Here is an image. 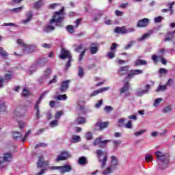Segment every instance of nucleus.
Listing matches in <instances>:
<instances>
[{
	"label": "nucleus",
	"mask_w": 175,
	"mask_h": 175,
	"mask_svg": "<svg viewBox=\"0 0 175 175\" xmlns=\"http://www.w3.org/2000/svg\"><path fill=\"white\" fill-rule=\"evenodd\" d=\"M33 72H36V67H35L34 66L30 67L29 69V73H30V75H32Z\"/></svg>",
	"instance_id": "60"
},
{
	"label": "nucleus",
	"mask_w": 175,
	"mask_h": 175,
	"mask_svg": "<svg viewBox=\"0 0 175 175\" xmlns=\"http://www.w3.org/2000/svg\"><path fill=\"white\" fill-rule=\"evenodd\" d=\"M172 110H173V107L172 105H168L165 107L163 109V113H171Z\"/></svg>",
	"instance_id": "35"
},
{
	"label": "nucleus",
	"mask_w": 175,
	"mask_h": 175,
	"mask_svg": "<svg viewBox=\"0 0 175 175\" xmlns=\"http://www.w3.org/2000/svg\"><path fill=\"white\" fill-rule=\"evenodd\" d=\"M42 5H44V3H43V0H38V1L33 3L34 9H40V7Z\"/></svg>",
	"instance_id": "29"
},
{
	"label": "nucleus",
	"mask_w": 175,
	"mask_h": 175,
	"mask_svg": "<svg viewBox=\"0 0 175 175\" xmlns=\"http://www.w3.org/2000/svg\"><path fill=\"white\" fill-rule=\"evenodd\" d=\"M17 43L20 46H22V47H24L23 53L25 54H29V53H33V51H35V48H33V46H32L31 45L27 46V44H25L24 43V42H23V40H18Z\"/></svg>",
	"instance_id": "5"
},
{
	"label": "nucleus",
	"mask_w": 175,
	"mask_h": 175,
	"mask_svg": "<svg viewBox=\"0 0 175 175\" xmlns=\"http://www.w3.org/2000/svg\"><path fill=\"white\" fill-rule=\"evenodd\" d=\"M110 90V87L102 88L101 89H98V90L93 91L90 96H96L98 94H101V92H105L106 91H109Z\"/></svg>",
	"instance_id": "16"
},
{
	"label": "nucleus",
	"mask_w": 175,
	"mask_h": 175,
	"mask_svg": "<svg viewBox=\"0 0 175 175\" xmlns=\"http://www.w3.org/2000/svg\"><path fill=\"white\" fill-rule=\"evenodd\" d=\"M166 90H167V87L165 85H159V86L157 89L156 92H163V91H166Z\"/></svg>",
	"instance_id": "38"
},
{
	"label": "nucleus",
	"mask_w": 175,
	"mask_h": 175,
	"mask_svg": "<svg viewBox=\"0 0 175 175\" xmlns=\"http://www.w3.org/2000/svg\"><path fill=\"white\" fill-rule=\"evenodd\" d=\"M114 32H116V33L125 35V26H123L122 27H116Z\"/></svg>",
	"instance_id": "27"
},
{
	"label": "nucleus",
	"mask_w": 175,
	"mask_h": 175,
	"mask_svg": "<svg viewBox=\"0 0 175 175\" xmlns=\"http://www.w3.org/2000/svg\"><path fill=\"white\" fill-rule=\"evenodd\" d=\"M49 90H45L43 92V93L41 94V96H40L38 100H40V102H42V99H43V98H44L45 95H47V94H49Z\"/></svg>",
	"instance_id": "55"
},
{
	"label": "nucleus",
	"mask_w": 175,
	"mask_h": 175,
	"mask_svg": "<svg viewBox=\"0 0 175 175\" xmlns=\"http://www.w3.org/2000/svg\"><path fill=\"white\" fill-rule=\"evenodd\" d=\"M150 90H151V85L147 84L145 86V90H137L135 92V95L139 97L143 96V95H146V94H149Z\"/></svg>",
	"instance_id": "7"
},
{
	"label": "nucleus",
	"mask_w": 175,
	"mask_h": 175,
	"mask_svg": "<svg viewBox=\"0 0 175 175\" xmlns=\"http://www.w3.org/2000/svg\"><path fill=\"white\" fill-rule=\"evenodd\" d=\"M72 139L76 143H79V142H81V138L80 137V136L79 135H73L72 136Z\"/></svg>",
	"instance_id": "43"
},
{
	"label": "nucleus",
	"mask_w": 175,
	"mask_h": 175,
	"mask_svg": "<svg viewBox=\"0 0 175 175\" xmlns=\"http://www.w3.org/2000/svg\"><path fill=\"white\" fill-rule=\"evenodd\" d=\"M162 100H163V98H156L154 100V103L153 104V106L154 107H158L159 106V104L161 103V102H162Z\"/></svg>",
	"instance_id": "40"
},
{
	"label": "nucleus",
	"mask_w": 175,
	"mask_h": 175,
	"mask_svg": "<svg viewBox=\"0 0 175 175\" xmlns=\"http://www.w3.org/2000/svg\"><path fill=\"white\" fill-rule=\"evenodd\" d=\"M78 163L81 166H84V165H87L88 162L87 161V158L85 157H81L79 159Z\"/></svg>",
	"instance_id": "32"
},
{
	"label": "nucleus",
	"mask_w": 175,
	"mask_h": 175,
	"mask_svg": "<svg viewBox=\"0 0 175 175\" xmlns=\"http://www.w3.org/2000/svg\"><path fill=\"white\" fill-rule=\"evenodd\" d=\"M6 105H5V103H1L0 104V111L2 113H4L5 111H6Z\"/></svg>",
	"instance_id": "48"
},
{
	"label": "nucleus",
	"mask_w": 175,
	"mask_h": 175,
	"mask_svg": "<svg viewBox=\"0 0 175 175\" xmlns=\"http://www.w3.org/2000/svg\"><path fill=\"white\" fill-rule=\"evenodd\" d=\"M128 91H129V82H126L124 85L120 88V94H124Z\"/></svg>",
	"instance_id": "28"
},
{
	"label": "nucleus",
	"mask_w": 175,
	"mask_h": 175,
	"mask_svg": "<svg viewBox=\"0 0 175 175\" xmlns=\"http://www.w3.org/2000/svg\"><path fill=\"white\" fill-rule=\"evenodd\" d=\"M59 57L61 58V59L68 58V61L65 68V70H68V69H69L72 65V55H70V52L65 49H62L61 55H59Z\"/></svg>",
	"instance_id": "3"
},
{
	"label": "nucleus",
	"mask_w": 175,
	"mask_h": 175,
	"mask_svg": "<svg viewBox=\"0 0 175 175\" xmlns=\"http://www.w3.org/2000/svg\"><path fill=\"white\" fill-rule=\"evenodd\" d=\"M96 128H98V131H103V129H105L109 126V121L107 122H103L102 120H98L96 123Z\"/></svg>",
	"instance_id": "11"
},
{
	"label": "nucleus",
	"mask_w": 175,
	"mask_h": 175,
	"mask_svg": "<svg viewBox=\"0 0 175 175\" xmlns=\"http://www.w3.org/2000/svg\"><path fill=\"white\" fill-rule=\"evenodd\" d=\"M141 57H139L134 62V66H146L148 62L146 60H143L140 59Z\"/></svg>",
	"instance_id": "22"
},
{
	"label": "nucleus",
	"mask_w": 175,
	"mask_h": 175,
	"mask_svg": "<svg viewBox=\"0 0 175 175\" xmlns=\"http://www.w3.org/2000/svg\"><path fill=\"white\" fill-rule=\"evenodd\" d=\"M154 33V30H149L145 34H144L142 37L137 39L138 42H143V40H146V39H148Z\"/></svg>",
	"instance_id": "17"
},
{
	"label": "nucleus",
	"mask_w": 175,
	"mask_h": 175,
	"mask_svg": "<svg viewBox=\"0 0 175 175\" xmlns=\"http://www.w3.org/2000/svg\"><path fill=\"white\" fill-rule=\"evenodd\" d=\"M103 103V100H98V103H96L95 105L96 109H99V107L102 106Z\"/></svg>",
	"instance_id": "57"
},
{
	"label": "nucleus",
	"mask_w": 175,
	"mask_h": 175,
	"mask_svg": "<svg viewBox=\"0 0 175 175\" xmlns=\"http://www.w3.org/2000/svg\"><path fill=\"white\" fill-rule=\"evenodd\" d=\"M85 109V103L84 100H79L77 102V111H81L83 114H84V110Z\"/></svg>",
	"instance_id": "14"
},
{
	"label": "nucleus",
	"mask_w": 175,
	"mask_h": 175,
	"mask_svg": "<svg viewBox=\"0 0 175 175\" xmlns=\"http://www.w3.org/2000/svg\"><path fill=\"white\" fill-rule=\"evenodd\" d=\"M85 139H87V140H92V133L91 132H88L85 135Z\"/></svg>",
	"instance_id": "51"
},
{
	"label": "nucleus",
	"mask_w": 175,
	"mask_h": 175,
	"mask_svg": "<svg viewBox=\"0 0 175 175\" xmlns=\"http://www.w3.org/2000/svg\"><path fill=\"white\" fill-rule=\"evenodd\" d=\"M118 163H120V162L118 161V157L116 156H111L109 167H111V169H113V170H116V169H117V167L118 166Z\"/></svg>",
	"instance_id": "10"
},
{
	"label": "nucleus",
	"mask_w": 175,
	"mask_h": 175,
	"mask_svg": "<svg viewBox=\"0 0 175 175\" xmlns=\"http://www.w3.org/2000/svg\"><path fill=\"white\" fill-rule=\"evenodd\" d=\"M69 83H70V80L64 81L60 87L61 92H65L68 88H69Z\"/></svg>",
	"instance_id": "23"
},
{
	"label": "nucleus",
	"mask_w": 175,
	"mask_h": 175,
	"mask_svg": "<svg viewBox=\"0 0 175 175\" xmlns=\"http://www.w3.org/2000/svg\"><path fill=\"white\" fill-rule=\"evenodd\" d=\"M64 12L65 7H62L60 10L55 12L52 18L49 21V25H46L44 27V32L49 33L51 31H54L55 29L54 24H55L56 27H62V22L65 20Z\"/></svg>",
	"instance_id": "1"
},
{
	"label": "nucleus",
	"mask_w": 175,
	"mask_h": 175,
	"mask_svg": "<svg viewBox=\"0 0 175 175\" xmlns=\"http://www.w3.org/2000/svg\"><path fill=\"white\" fill-rule=\"evenodd\" d=\"M157 158L159 159V167L161 170H165L169 167V155L165 154L161 151H157L155 152Z\"/></svg>",
	"instance_id": "2"
},
{
	"label": "nucleus",
	"mask_w": 175,
	"mask_h": 175,
	"mask_svg": "<svg viewBox=\"0 0 175 175\" xmlns=\"http://www.w3.org/2000/svg\"><path fill=\"white\" fill-rule=\"evenodd\" d=\"M113 110V107L111 106H109V105H106L104 107V111H105V113H107V114H110V113H111Z\"/></svg>",
	"instance_id": "37"
},
{
	"label": "nucleus",
	"mask_w": 175,
	"mask_h": 175,
	"mask_svg": "<svg viewBox=\"0 0 175 175\" xmlns=\"http://www.w3.org/2000/svg\"><path fill=\"white\" fill-rule=\"evenodd\" d=\"M128 72H129V66L120 67L118 70V74L120 76H124V75H126Z\"/></svg>",
	"instance_id": "18"
},
{
	"label": "nucleus",
	"mask_w": 175,
	"mask_h": 175,
	"mask_svg": "<svg viewBox=\"0 0 175 175\" xmlns=\"http://www.w3.org/2000/svg\"><path fill=\"white\" fill-rule=\"evenodd\" d=\"M113 169L110 167V166H109L108 167H107V169L105 170H104L103 172H102V174H103V175H110L111 174V173L113 172Z\"/></svg>",
	"instance_id": "39"
},
{
	"label": "nucleus",
	"mask_w": 175,
	"mask_h": 175,
	"mask_svg": "<svg viewBox=\"0 0 175 175\" xmlns=\"http://www.w3.org/2000/svg\"><path fill=\"white\" fill-rule=\"evenodd\" d=\"M148 24H150V19L144 18L138 21L137 27V28H146L148 27Z\"/></svg>",
	"instance_id": "8"
},
{
	"label": "nucleus",
	"mask_w": 175,
	"mask_h": 175,
	"mask_svg": "<svg viewBox=\"0 0 175 175\" xmlns=\"http://www.w3.org/2000/svg\"><path fill=\"white\" fill-rule=\"evenodd\" d=\"M47 62H49V59L44 57V58L40 59L37 64L38 65H41L42 66H44V65H46V64H47Z\"/></svg>",
	"instance_id": "34"
},
{
	"label": "nucleus",
	"mask_w": 175,
	"mask_h": 175,
	"mask_svg": "<svg viewBox=\"0 0 175 175\" xmlns=\"http://www.w3.org/2000/svg\"><path fill=\"white\" fill-rule=\"evenodd\" d=\"M57 75H54L53 79L49 82V84H55L57 83Z\"/></svg>",
	"instance_id": "61"
},
{
	"label": "nucleus",
	"mask_w": 175,
	"mask_h": 175,
	"mask_svg": "<svg viewBox=\"0 0 175 175\" xmlns=\"http://www.w3.org/2000/svg\"><path fill=\"white\" fill-rule=\"evenodd\" d=\"M0 55L1 57H2V58H8L9 53H8L6 51H5V49H3V47L0 46Z\"/></svg>",
	"instance_id": "30"
},
{
	"label": "nucleus",
	"mask_w": 175,
	"mask_h": 175,
	"mask_svg": "<svg viewBox=\"0 0 175 175\" xmlns=\"http://www.w3.org/2000/svg\"><path fill=\"white\" fill-rule=\"evenodd\" d=\"M158 58L159 59H161V62L163 65H166V64H167V62L166 61V59H164L161 56H157V55H152V59L154 62H158Z\"/></svg>",
	"instance_id": "24"
},
{
	"label": "nucleus",
	"mask_w": 175,
	"mask_h": 175,
	"mask_svg": "<svg viewBox=\"0 0 175 175\" xmlns=\"http://www.w3.org/2000/svg\"><path fill=\"white\" fill-rule=\"evenodd\" d=\"M27 18L21 21L22 24H28L32 20L33 14L32 12H29L27 14Z\"/></svg>",
	"instance_id": "26"
},
{
	"label": "nucleus",
	"mask_w": 175,
	"mask_h": 175,
	"mask_svg": "<svg viewBox=\"0 0 175 175\" xmlns=\"http://www.w3.org/2000/svg\"><path fill=\"white\" fill-rule=\"evenodd\" d=\"M78 76L79 77H83V76H84V70L81 67H79Z\"/></svg>",
	"instance_id": "52"
},
{
	"label": "nucleus",
	"mask_w": 175,
	"mask_h": 175,
	"mask_svg": "<svg viewBox=\"0 0 175 175\" xmlns=\"http://www.w3.org/2000/svg\"><path fill=\"white\" fill-rule=\"evenodd\" d=\"M23 9H24V5H22L17 8L11 9L10 10V12H13L14 13H20V12H23Z\"/></svg>",
	"instance_id": "36"
},
{
	"label": "nucleus",
	"mask_w": 175,
	"mask_h": 175,
	"mask_svg": "<svg viewBox=\"0 0 175 175\" xmlns=\"http://www.w3.org/2000/svg\"><path fill=\"white\" fill-rule=\"evenodd\" d=\"M146 162H152L154 159H152V156L151 154H146L145 157Z\"/></svg>",
	"instance_id": "45"
},
{
	"label": "nucleus",
	"mask_w": 175,
	"mask_h": 175,
	"mask_svg": "<svg viewBox=\"0 0 175 175\" xmlns=\"http://www.w3.org/2000/svg\"><path fill=\"white\" fill-rule=\"evenodd\" d=\"M12 158H13V154L11 153H5L3 156V161H5V162H10Z\"/></svg>",
	"instance_id": "31"
},
{
	"label": "nucleus",
	"mask_w": 175,
	"mask_h": 175,
	"mask_svg": "<svg viewBox=\"0 0 175 175\" xmlns=\"http://www.w3.org/2000/svg\"><path fill=\"white\" fill-rule=\"evenodd\" d=\"M142 73H143V70H131L128 73L126 79H132L134 76H136L137 75H142Z\"/></svg>",
	"instance_id": "13"
},
{
	"label": "nucleus",
	"mask_w": 175,
	"mask_h": 175,
	"mask_svg": "<svg viewBox=\"0 0 175 175\" xmlns=\"http://www.w3.org/2000/svg\"><path fill=\"white\" fill-rule=\"evenodd\" d=\"M125 128L127 129H132V121H129L126 124H125Z\"/></svg>",
	"instance_id": "62"
},
{
	"label": "nucleus",
	"mask_w": 175,
	"mask_h": 175,
	"mask_svg": "<svg viewBox=\"0 0 175 175\" xmlns=\"http://www.w3.org/2000/svg\"><path fill=\"white\" fill-rule=\"evenodd\" d=\"M100 143H102L103 144H107V143H110V140L105 139L102 141V137H99L94 139L93 142V146H98V144H100Z\"/></svg>",
	"instance_id": "20"
},
{
	"label": "nucleus",
	"mask_w": 175,
	"mask_h": 175,
	"mask_svg": "<svg viewBox=\"0 0 175 175\" xmlns=\"http://www.w3.org/2000/svg\"><path fill=\"white\" fill-rule=\"evenodd\" d=\"M81 50H83V44H81L80 45L77 46L75 49L76 53H80Z\"/></svg>",
	"instance_id": "63"
},
{
	"label": "nucleus",
	"mask_w": 175,
	"mask_h": 175,
	"mask_svg": "<svg viewBox=\"0 0 175 175\" xmlns=\"http://www.w3.org/2000/svg\"><path fill=\"white\" fill-rule=\"evenodd\" d=\"M59 4L58 3H53L49 5V9H55L57 6H58Z\"/></svg>",
	"instance_id": "64"
},
{
	"label": "nucleus",
	"mask_w": 175,
	"mask_h": 175,
	"mask_svg": "<svg viewBox=\"0 0 175 175\" xmlns=\"http://www.w3.org/2000/svg\"><path fill=\"white\" fill-rule=\"evenodd\" d=\"M57 99H58V100H66V99H68V96H66V94L59 95L57 96Z\"/></svg>",
	"instance_id": "46"
},
{
	"label": "nucleus",
	"mask_w": 175,
	"mask_h": 175,
	"mask_svg": "<svg viewBox=\"0 0 175 175\" xmlns=\"http://www.w3.org/2000/svg\"><path fill=\"white\" fill-rule=\"evenodd\" d=\"M62 114H63V112L62 111H59L56 112V114L55 116V120H59V118L61 117V116H62Z\"/></svg>",
	"instance_id": "56"
},
{
	"label": "nucleus",
	"mask_w": 175,
	"mask_h": 175,
	"mask_svg": "<svg viewBox=\"0 0 175 175\" xmlns=\"http://www.w3.org/2000/svg\"><path fill=\"white\" fill-rule=\"evenodd\" d=\"M16 117H23L25 114V108L24 107L18 106L16 108L14 112Z\"/></svg>",
	"instance_id": "9"
},
{
	"label": "nucleus",
	"mask_w": 175,
	"mask_h": 175,
	"mask_svg": "<svg viewBox=\"0 0 175 175\" xmlns=\"http://www.w3.org/2000/svg\"><path fill=\"white\" fill-rule=\"evenodd\" d=\"M85 51H87V49H85L83 51H82L81 52V54H80L79 58V62L83 61V58H84V55H85Z\"/></svg>",
	"instance_id": "50"
},
{
	"label": "nucleus",
	"mask_w": 175,
	"mask_h": 175,
	"mask_svg": "<svg viewBox=\"0 0 175 175\" xmlns=\"http://www.w3.org/2000/svg\"><path fill=\"white\" fill-rule=\"evenodd\" d=\"M49 161H44V159L42 157H40L37 163V167L42 168V167H46V166H48Z\"/></svg>",
	"instance_id": "12"
},
{
	"label": "nucleus",
	"mask_w": 175,
	"mask_h": 175,
	"mask_svg": "<svg viewBox=\"0 0 175 175\" xmlns=\"http://www.w3.org/2000/svg\"><path fill=\"white\" fill-rule=\"evenodd\" d=\"M90 53L91 54H96L99 51V44H96L95 42H92L90 44Z\"/></svg>",
	"instance_id": "15"
},
{
	"label": "nucleus",
	"mask_w": 175,
	"mask_h": 175,
	"mask_svg": "<svg viewBox=\"0 0 175 175\" xmlns=\"http://www.w3.org/2000/svg\"><path fill=\"white\" fill-rule=\"evenodd\" d=\"M50 75H51V69L46 68V70H45L43 75V77L39 79L40 83H43L45 79H49L50 77Z\"/></svg>",
	"instance_id": "19"
},
{
	"label": "nucleus",
	"mask_w": 175,
	"mask_h": 175,
	"mask_svg": "<svg viewBox=\"0 0 175 175\" xmlns=\"http://www.w3.org/2000/svg\"><path fill=\"white\" fill-rule=\"evenodd\" d=\"M12 136H13V139L14 140H18V139H21V133L18 132V131H14L12 133Z\"/></svg>",
	"instance_id": "33"
},
{
	"label": "nucleus",
	"mask_w": 175,
	"mask_h": 175,
	"mask_svg": "<svg viewBox=\"0 0 175 175\" xmlns=\"http://www.w3.org/2000/svg\"><path fill=\"white\" fill-rule=\"evenodd\" d=\"M162 20H163V17L157 16V17L154 18V23H161V21H162Z\"/></svg>",
	"instance_id": "58"
},
{
	"label": "nucleus",
	"mask_w": 175,
	"mask_h": 175,
	"mask_svg": "<svg viewBox=\"0 0 175 175\" xmlns=\"http://www.w3.org/2000/svg\"><path fill=\"white\" fill-rule=\"evenodd\" d=\"M146 132H147V130L143 129L135 133L134 135L136 136V137H139V136H142V135H143V133H146Z\"/></svg>",
	"instance_id": "44"
},
{
	"label": "nucleus",
	"mask_w": 175,
	"mask_h": 175,
	"mask_svg": "<svg viewBox=\"0 0 175 175\" xmlns=\"http://www.w3.org/2000/svg\"><path fill=\"white\" fill-rule=\"evenodd\" d=\"M40 100H38L34 107V111H36V120L40 118V109H39V105H40Z\"/></svg>",
	"instance_id": "21"
},
{
	"label": "nucleus",
	"mask_w": 175,
	"mask_h": 175,
	"mask_svg": "<svg viewBox=\"0 0 175 175\" xmlns=\"http://www.w3.org/2000/svg\"><path fill=\"white\" fill-rule=\"evenodd\" d=\"M69 158H72V154H70L69 151H62L60 155L57 157L56 162H59V161H66V159H69Z\"/></svg>",
	"instance_id": "6"
},
{
	"label": "nucleus",
	"mask_w": 175,
	"mask_h": 175,
	"mask_svg": "<svg viewBox=\"0 0 175 175\" xmlns=\"http://www.w3.org/2000/svg\"><path fill=\"white\" fill-rule=\"evenodd\" d=\"M11 79H12V72H10V73H8V74H6V75H5V77L3 78V82H4L5 81H9V80H10Z\"/></svg>",
	"instance_id": "47"
},
{
	"label": "nucleus",
	"mask_w": 175,
	"mask_h": 175,
	"mask_svg": "<svg viewBox=\"0 0 175 175\" xmlns=\"http://www.w3.org/2000/svg\"><path fill=\"white\" fill-rule=\"evenodd\" d=\"M66 29L68 32H69L70 33H73V32H75V29L73 28V25H68Z\"/></svg>",
	"instance_id": "53"
},
{
	"label": "nucleus",
	"mask_w": 175,
	"mask_h": 175,
	"mask_svg": "<svg viewBox=\"0 0 175 175\" xmlns=\"http://www.w3.org/2000/svg\"><path fill=\"white\" fill-rule=\"evenodd\" d=\"M77 124L81 125L83 124H85V118L83 117H79L76 120Z\"/></svg>",
	"instance_id": "41"
},
{
	"label": "nucleus",
	"mask_w": 175,
	"mask_h": 175,
	"mask_svg": "<svg viewBox=\"0 0 175 175\" xmlns=\"http://www.w3.org/2000/svg\"><path fill=\"white\" fill-rule=\"evenodd\" d=\"M39 147H47V144H44V143H40L38 144L34 148H39Z\"/></svg>",
	"instance_id": "59"
},
{
	"label": "nucleus",
	"mask_w": 175,
	"mask_h": 175,
	"mask_svg": "<svg viewBox=\"0 0 175 175\" xmlns=\"http://www.w3.org/2000/svg\"><path fill=\"white\" fill-rule=\"evenodd\" d=\"M49 125L51 128H55V126H58V120H55L50 122Z\"/></svg>",
	"instance_id": "42"
},
{
	"label": "nucleus",
	"mask_w": 175,
	"mask_h": 175,
	"mask_svg": "<svg viewBox=\"0 0 175 175\" xmlns=\"http://www.w3.org/2000/svg\"><path fill=\"white\" fill-rule=\"evenodd\" d=\"M135 31H136V29H135L133 27L128 28V29H126V27H125V34L135 32Z\"/></svg>",
	"instance_id": "49"
},
{
	"label": "nucleus",
	"mask_w": 175,
	"mask_h": 175,
	"mask_svg": "<svg viewBox=\"0 0 175 175\" xmlns=\"http://www.w3.org/2000/svg\"><path fill=\"white\" fill-rule=\"evenodd\" d=\"M72 172V167L69 165H66L64 166H60V173H66Z\"/></svg>",
	"instance_id": "25"
},
{
	"label": "nucleus",
	"mask_w": 175,
	"mask_h": 175,
	"mask_svg": "<svg viewBox=\"0 0 175 175\" xmlns=\"http://www.w3.org/2000/svg\"><path fill=\"white\" fill-rule=\"evenodd\" d=\"M168 36H170V37L165 38V42L173 40V38H174V34L169 33V32H168Z\"/></svg>",
	"instance_id": "54"
},
{
	"label": "nucleus",
	"mask_w": 175,
	"mask_h": 175,
	"mask_svg": "<svg viewBox=\"0 0 175 175\" xmlns=\"http://www.w3.org/2000/svg\"><path fill=\"white\" fill-rule=\"evenodd\" d=\"M96 154L97 155V158L100 163H101V167L103 169L105 166H106V163L107 162V153L104 152L102 150H97L96 151Z\"/></svg>",
	"instance_id": "4"
}]
</instances>
